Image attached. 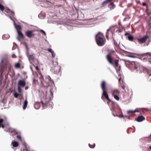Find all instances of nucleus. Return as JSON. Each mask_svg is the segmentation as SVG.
Returning a JSON list of instances; mask_svg holds the SVG:
<instances>
[{
    "label": "nucleus",
    "instance_id": "f257e3e1",
    "mask_svg": "<svg viewBox=\"0 0 151 151\" xmlns=\"http://www.w3.org/2000/svg\"><path fill=\"white\" fill-rule=\"evenodd\" d=\"M108 54L106 55V58L109 63L111 65H114L113 63L114 58L111 56V54L114 53V51L112 50H107ZM115 64L116 67L118 68L117 70L119 71L121 70V66L119 64V60L115 59L114 60Z\"/></svg>",
    "mask_w": 151,
    "mask_h": 151
},
{
    "label": "nucleus",
    "instance_id": "f03ea898",
    "mask_svg": "<svg viewBox=\"0 0 151 151\" xmlns=\"http://www.w3.org/2000/svg\"><path fill=\"white\" fill-rule=\"evenodd\" d=\"M101 87L102 91L101 99L104 100L105 99H107L109 101L111 100L109 99L107 92V89L106 87V82L104 81H101L100 85Z\"/></svg>",
    "mask_w": 151,
    "mask_h": 151
},
{
    "label": "nucleus",
    "instance_id": "7ed1b4c3",
    "mask_svg": "<svg viewBox=\"0 0 151 151\" xmlns=\"http://www.w3.org/2000/svg\"><path fill=\"white\" fill-rule=\"evenodd\" d=\"M38 30L36 29L27 30L25 32L26 36L28 37H34L38 34Z\"/></svg>",
    "mask_w": 151,
    "mask_h": 151
},
{
    "label": "nucleus",
    "instance_id": "20e7f679",
    "mask_svg": "<svg viewBox=\"0 0 151 151\" xmlns=\"http://www.w3.org/2000/svg\"><path fill=\"white\" fill-rule=\"evenodd\" d=\"M128 62L129 63L130 66L133 68L134 70H136V71H137V69L139 68V64L137 62H130L128 61Z\"/></svg>",
    "mask_w": 151,
    "mask_h": 151
},
{
    "label": "nucleus",
    "instance_id": "39448f33",
    "mask_svg": "<svg viewBox=\"0 0 151 151\" xmlns=\"http://www.w3.org/2000/svg\"><path fill=\"white\" fill-rule=\"evenodd\" d=\"M113 28L110 27L107 30L106 35V38H113Z\"/></svg>",
    "mask_w": 151,
    "mask_h": 151
},
{
    "label": "nucleus",
    "instance_id": "423d86ee",
    "mask_svg": "<svg viewBox=\"0 0 151 151\" xmlns=\"http://www.w3.org/2000/svg\"><path fill=\"white\" fill-rule=\"evenodd\" d=\"M96 43L99 46H102L105 43V40H104V38H96Z\"/></svg>",
    "mask_w": 151,
    "mask_h": 151
},
{
    "label": "nucleus",
    "instance_id": "0eeeda50",
    "mask_svg": "<svg viewBox=\"0 0 151 151\" xmlns=\"http://www.w3.org/2000/svg\"><path fill=\"white\" fill-rule=\"evenodd\" d=\"M147 39L148 38H138L137 40L138 42L140 44L144 43L147 41V42L146 44V45L147 46L149 44V42L150 41V40L149 39L147 40Z\"/></svg>",
    "mask_w": 151,
    "mask_h": 151
},
{
    "label": "nucleus",
    "instance_id": "6e6552de",
    "mask_svg": "<svg viewBox=\"0 0 151 151\" xmlns=\"http://www.w3.org/2000/svg\"><path fill=\"white\" fill-rule=\"evenodd\" d=\"M54 72L55 74L59 73L60 72V67L58 65L55 66L54 68Z\"/></svg>",
    "mask_w": 151,
    "mask_h": 151
},
{
    "label": "nucleus",
    "instance_id": "1a4fd4ad",
    "mask_svg": "<svg viewBox=\"0 0 151 151\" xmlns=\"http://www.w3.org/2000/svg\"><path fill=\"white\" fill-rule=\"evenodd\" d=\"M25 85L26 83L24 81L20 80L18 82V85L19 86L24 87L25 86Z\"/></svg>",
    "mask_w": 151,
    "mask_h": 151
},
{
    "label": "nucleus",
    "instance_id": "9d476101",
    "mask_svg": "<svg viewBox=\"0 0 151 151\" xmlns=\"http://www.w3.org/2000/svg\"><path fill=\"white\" fill-rule=\"evenodd\" d=\"M27 54L29 59V60H33L34 59L35 56L33 53H32L29 54V53L27 52Z\"/></svg>",
    "mask_w": 151,
    "mask_h": 151
},
{
    "label": "nucleus",
    "instance_id": "9b49d317",
    "mask_svg": "<svg viewBox=\"0 0 151 151\" xmlns=\"http://www.w3.org/2000/svg\"><path fill=\"white\" fill-rule=\"evenodd\" d=\"M111 93L113 96L119 94V90L117 89H114L111 91Z\"/></svg>",
    "mask_w": 151,
    "mask_h": 151
},
{
    "label": "nucleus",
    "instance_id": "f8f14e48",
    "mask_svg": "<svg viewBox=\"0 0 151 151\" xmlns=\"http://www.w3.org/2000/svg\"><path fill=\"white\" fill-rule=\"evenodd\" d=\"M145 119V117L142 116H138L136 120L138 122H141Z\"/></svg>",
    "mask_w": 151,
    "mask_h": 151
},
{
    "label": "nucleus",
    "instance_id": "ddd939ff",
    "mask_svg": "<svg viewBox=\"0 0 151 151\" xmlns=\"http://www.w3.org/2000/svg\"><path fill=\"white\" fill-rule=\"evenodd\" d=\"M95 38H104V34L101 32H99L96 35Z\"/></svg>",
    "mask_w": 151,
    "mask_h": 151
},
{
    "label": "nucleus",
    "instance_id": "4468645a",
    "mask_svg": "<svg viewBox=\"0 0 151 151\" xmlns=\"http://www.w3.org/2000/svg\"><path fill=\"white\" fill-rule=\"evenodd\" d=\"M108 7L111 9H113L115 8V5L113 3H112L108 6Z\"/></svg>",
    "mask_w": 151,
    "mask_h": 151
},
{
    "label": "nucleus",
    "instance_id": "2eb2a0df",
    "mask_svg": "<svg viewBox=\"0 0 151 151\" xmlns=\"http://www.w3.org/2000/svg\"><path fill=\"white\" fill-rule=\"evenodd\" d=\"M15 27L17 29V31H21L22 29L21 26L19 25H15Z\"/></svg>",
    "mask_w": 151,
    "mask_h": 151
},
{
    "label": "nucleus",
    "instance_id": "dca6fc26",
    "mask_svg": "<svg viewBox=\"0 0 151 151\" xmlns=\"http://www.w3.org/2000/svg\"><path fill=\"white\" fill-rule=\"evenodd\" d=\"M28 102L27 101V99L25 100L24 101L23 105V108L24 109H26L27 106Z\"/></svg>",
    "mask_w": 151,
    "mask_h": 151
},
{
    "label": "nucleus",
    "instance_id": "f3484780",
    "mask_svg": "<svg viewBox=\"0 0 151 151\" xmlns=\"http://www.w3.org/2000/svg\"><path fill=\"white\" fill-rule=\"evenodd\" d=\"M23 151H29V150L27 147V146L25 144H23Z\"/></svg>",
    "mask_w": 151,
    "mask_h": 151
},
{
    "label": "nucleus",
    "instance_id": "a211bd4d",
    "mask_svg": "<svg viewBox=\"0 0 151 151\" xmlns=\"http://www.w3.org/2000/svg\"><path fill=\"white\" fill-rule=\"evenodd\" d=\"M125 36L127 38H133V36L130 34L128 33H125Z\"/></svg>",
    "mask_w": 151,
    "mask_h": 151
},
{
    "label": "nucleus",
    "instance_id": "6ab92c4d",
    "mask_svg": "<svg viewBox=\"0 0 151 151\" xmlns=\"http://www.w3.org/2000/svg\"><path fill=\"white\" fill-rule=\"evenodd\" d=\"M12 145L14 147H16L18 146L19 145V144L18 142L16 141H14V142H12Z\"/></svg>",
    "mask_w": 151,
    "mask_h": 151
},
{
    "label": "nucleus",
    "instance_id": "aec40b11",
    "mask_svg": "<svg viewBox=\"0 0 151 151\" xmlns=\"http://www.w3.org/2000/svg\"><path fill=\"white\" fill-rule=\"evenodd\" d=\"M47 79L48 80L51 84L52 83H54L53 81L51 79L50 77L49 76H47L46 77Z\"/></svg>",
    "mask_w": 151,
    "mask_h": 151
},
{
    "label": "nucleus",
    "instance_id": "412c9836",
    "mask_svg": "<svg viewBox=\"0 0 151 151\" xmlns=\"http://www.w3.org/2000/svg\"><path fill=\"white\" fill-rule=\"evenodd\" d=\"M3 122V119H0V127H1L3 128L4 127V125L2 124Z\"/></svg>",
    "mask_w": 151,
    "mask_h": 151
},
{
    "label": "nucleus",
    "instance_id": "4be33fe9",
    "mask_svg": "<svg viewBox=\"0 0 151 151\" xmlns=\"http://www.w3.org/2000/svg\"><path fill=\"white\" fill-rule=\"evenodd\" d=\"M17 33H18V35L19 37H21L22 38L23 37H24L23 34H22V32H21V31H17Z\"/></svg>",
    "mask_w": 151,
    "mask_h": 151
},
{
    "label": "nucleus",
    "instance_id": "5701e85b",
    "mask_svg": "<svg viewBox=\"0 0 151 151\" xmlns=\"http://www.w3.org/2000/svg\"><path fill=\"white\" fill-rule=\"evenodd\" d=\"M137 111L136 110H135L134 111L130 110H129L127 111V113L129 114H133V113H135L136 112H137Z\"/></svg>",
    "mask_w": 151,
    "mask_h": 151
},
{
    "label": "nucleus",
    "instance_id": "b1692460",
    "mask_svg": "<svg viewBox=\"0 0 151 151\" xmlns=\"http://www.w3.org/2000/svg\"><path fill=\"white\" fill-rule=\"evenodd\" d=\"M20 66V64L19 63H15V68H19Z\"/></svg>",
    "mask_w": 151,
    "mask_h": 151
},
{
    "label": "nucleus",
    "instance_id": "393cba45",
    "mask_svg": "<svg viewBox=\"0 0 151 151\" xmlns=\"http://www.w3.org/2000/svg\"><path fill=\"white\" fill-rule=\"evenodd\" d=\"M0 2V9L1 10V11H3L5 9V7L4 6L1 5Z\"/></svg>",
    "mask_w": 151,
    "mask_h": 151
},
{
    "label": "nucleus",
    "instance_id": "a878e982",
    "mask_svg": "<svg viewBox=\"0 0 151 151\" xmlns=\"http://www.w3.org/2000/svg\"><path fill=\"white\" fill-rule=\"evenodd\" d=\"M88 145L90 148H93L95 147V143H93L92 145H91L90 144H89Z\"/></svg>",
    "mask_w": 151,
    "mask_h": 151
},
{
    "label": "nucleus",
    "instance_id": "bb28decb",
    "mask_svg": "<svg viewBox=\"0 0 151 151\" xmlns=\"http://www.w3.org/2000/svg\"><path fill=\"white\" fill-rule=\"evenodd\" d=\"M114 96V99L118 101L119 100V98L117 95H113Z\"/></svg>",
    "mask_w": 151,
    "mask_h": 151
},
{
    "label": "nucleus",
    "instance_id": "cd10ccee",
    "mask_svg": "<svg viewBox=\"0 0 151 151\" xmlns=\"http://www.w3.org/2000/svg\"><path fill=\"white\" fill-rule=\"evenodd\" d=\"M142 5L144 6H146V7H147V8H146V12H147V10H148V5H147V4L145 3H142Z\"/></svg>",
    "mask_w": 151,
    "mask_h": 151
},
{
    "label": "nucleus",
    "instance_id": "c85d7f7f",
    "mask_svg": "<svg viewBox=\"0 0 151 151\" xmlns=\"http://www.w3.org/2000/svg\"><path fill=\"white\" fill-rule=\"evenodd\" d=\"M3 38H9L10 37V36L9 35H4L3 36Z\"/></svg>",
    "mask_w": 151,
    "mask_h": 151
},
{
    "label": "nucleus",
    "instance_id": "c756f323",
    "mask_svg": "<svg viewBox=\"0 0 151 151\" xmlns=\"http://www.w3.org/2000/svg\"><path fill=\"white\" fill-rule=\"evenodd\" d=\"M51 53L52 54V57L53 58H55V54L54 52V51H53Z\"/></svg>",
    "mask_w": 151,
    "mask_h": 151
},
{
    "label": "nucleus",
    "instance_id": "7c9ffc66",
    "mask_svg": "<svg viewBox=\"0 0 151 151\" xmlns=\"http://www.w3.org/2000/svg\"><path fill=\"white\" fill-rule=\"evenodd\" d=\"M19 96V94L17 93H14V96L15 97L17 98Z\"/></svg>",
    "mask_w": 151,
    "mask_h": 151
},
{
    "label": "nucleus",
    "instance_id": "2f4dec72",
    "mask_svg": "<svg viewBox=\"0 0 151 151\" xmlns=\"http://www.w3.org/2000/svg\"><path fill=\"white\" fill-rule=\"evenodd\" d=\"M40 32L42 35H45L46 36V33L44 30L41 29L40 30Z\"/></svg>",
    "mask_w": 151,
    "mask_h": 151
},
{
    "label": "nucleus",
    "instance_id": "473e14b6",
    "mask_svg": "<svg viewBox=\"0 0 151 151\" xmlns=\"http://www.w3.org/2000/svg\"><path fill=\"white\" fill-rule=\"evenodd\" d=\"M39 79L41 82H42V80H43V77L42 75H41L39 77Z\"/></svg>",
    "mask_w": 151,
    "mask_h": 151
},
{
    "label": "nucleus",
    "instance_id": "72a5a7b5",
    "mask_svg": "<svg viewBox=\"0 0 151 151\" xmlns=\"http://www.w3.org/2000/svg\"><path fill=\"white\" fill-rule=\"evenodd\" d=\"M18 89L19 92L21 93L22 92V89L20 86H18Z\"/></svg>",
    "mask_w": 151,
    "mask_h": 151
},
{
    "label": "nucleus",
    "instance_id": "f704fd0d",
    "mask_svg": "<svg viewBox=\"0 0 151 151\" xmlns=\"http://www.w3.org/2000/svg\"><path fill=\"white\" fill-rule=\"evenodd\" d=\"M17 138L19 140H22V138H21V136L19 135H17Z\"/></svg>",
    "mask_w": 151,
    "mask_h": 151
},
{
    "label": "nucleus",
    "instance_id": "c9c22d12",
    "mask_svg": "<svg viewBox=\"0 0 151 151\" xmlns=\"http://www.w3.org/2000/svg\"><path fill=\"white\" fill-rule=\"evenodd\" d=\"M47 50L49 52H50V53H52L53 51L52 50V49L51 48H49Z\"/></svg>",
    "mask_w": 151,
    "mask_h": 151
},
{
    "label": "nucleus",
    "instance_id": "e433bc0d",
    "mask_svg": "<svg viewBox=\"0 0 151 151\" xmlns=\"http://www.w3.org/2000/svg\"><path fill=\"white\" fill-rule=\"evenodd\" d=\"M135 38H128V40L130 41H133Z\"/></svg>",
    "mask_w": 151,
    "mask_h": 151
},
{
    "label": "nucleus",
    "instance_id": "4c0bfd02",
    "mask_svg": "<svg viewBox=\"0 0 151 151\" xmlns=\"http://www.w3.org/2000/svg\"><path fill=\"white\" fill-rule=\"evenodd\" d=\"M121 87L124 90L125 88V86L124 84H123L121 86Z\"/></svg>",
    "mask_w": 151,
    "mask_h": 151
},
{
    "label": "nucleus",
    "instance_id": "58836bf2",
    "mask_svg": "<svg viewBox=\"0 0 151 151\" xmlns=\"http://www.w3.org/2000/svg\"><path fill=\"white\" fill-rule=\"evenodd\" d=\"M10 10L9 9H6V12L7 13H9L10 12Z\"/></svg>",
    "mask_w": 151,
    "mask_h": 151
},
{
    "label": "nucleus",
    "instance_id": "ea45409f",
    "mask_svg": "<svg viewBox=\"0 0 151 151\" xmlns=\"http://www.w3.org/2000/svg\"><path fill=\"white\" fill-rule=\"evenodd\" d=\"M114 43L115 44L118 45V42L116 41V40L115 39H114Z\"/></svg>",
    "mask_w": 151,
    "mask_h": 151
},
{
    "label": "nucleus",
    "instance_id": "a19ab883",
    "mask_svg": "<svg viewBox=\"0 0 151 151\" xmlns=\"http://www.w3.org/2000/svg\"><path fill=\"white\" fill-rule=\"evenodd\" d=\"M12 58H16V56L14 54H13L12 55Z\"/></svg>",
    "mask_w": 151,
    "mask_h": 151
},
{
    "label": "nucleus",
    "instance_id": "79ce46f5",
    "mask_svg": "<svg viewBox=\"0 0 151 151\" xmlns=\"http://www.w3.org/2000/svg\"><path fill=\"white\" fill-rule=\"evenodd\" d=\"M0 73H1V74H2L3 72V70L2 68L1 69L0 71Z\"/></svg>",
    "mask_w": 151,
    "mask_h": 151
},
{
    "label": "nucleus",
    "instance_id": "37998d69",
    "mask_svg": "<svg viewBox=\"0 0 151 151\" xmlns=\"http://www.w3.org/2000/svg\"><path fill=\"white\" fill-rule=\"evenodd\" d=\"M149 37L147 36V35H146L145 36H144L142 37V38H148Z\"/></svg>",
    "mask_w": 151,
    "mask_h": 151
},
{
    "label": "nucleus",
    "instance_id": "c03bdc74",
    "mask_svg": "<svg viewBox=\"0 0 151 151\" xmlns=\"http://www.w3.org/2000/svg\"><path fill=\"white\" fill-rule=\"evenodd\" d=\"M147 74L148 75H149V76H151V73H149V72L148 71L147 72Z\"/></svg>",
    "mask_w": 151,
    "mask_h": 151
},
{
    "label": "nucleus",
    "instance_id": "a18cd8bd",
    "mask_svg": "<svg viewBox=\"0 0 151 151\" xmlns=\"http://www.w3.org/2000/svg\"><path fill=\"white\" fill-rule=\"evenodd\" d=\"M119 116L120 118H122L124 117L122 115H119Z\"/></svg>",
    "mask_w": 151,
    "mask_h": 151
},
{
    "label": "nucleus",
    "instance_id": "49530a36",
    "mask_svg": "<svg viewBox=\"0 0 151 151\" xmlns=\"http://www.w3.org/2000/svg\"><path fill=\"white\" fill-rule=\"evenodd\" d=\"M0 2L1 3H4V2L3 0H0Z\"/></svg>",
    "mask_w": 151,
    "mask_h": 151
},
{
    "label": "nucleus",
    "instance_id": "de8ad7c7",
    "mask_svg": "<svg viewBox=\"0 0 151 151\" xmlns=\"http://www.w3.org/2000/svg\"><path fill=\"white\" fill-rule=\"evenodd\" d=\"M35 68L37 70H39V68L37 66H36Z\"/></svg>",
    "mask_w": 151,
    "mask_h": 151
},
{
    "label": "nucleus",
    "instance_id": "09e8293b",
    "mask_svg": "<svg viewBox=\"0 0 151 151\" xmlns=\"http://www.w3.org/2000/svg\"><path fill=\"white\" fill-rule=\"evenodd\" d=\"M11 14H12V15L13 16L14 15V13L13 12H11Z\"/></svg>",
    "mask_w": 151,
    "mask_h": 151
},
{
    "label": "nucleus",
    "instance_id": "8fccbe9b",
    "mask_svg": "<svg viewBox=\"0 0 151 151\" xmlns=\"http://www.w3.org/2000/svg\"><path fill=\"white\" fill-rule=\"evenodd\" d=\"M28 86H26L25 87V89L27 90V89H28Z\"/></svg>",
    "mask_w": 151,
    "mask_h": 151
},
{
    "label": "nucleus",
    "instance_id": "3c124183",
    "mask_svg": "<svg viewBox=\"0 0 151 151\" xmlns=\"http://www.w3.org/2000/svg\"><path fill=\"white\" fill-rule=\"evenodd\" d=\"M121 78H120L119 79V81L120 82V81H121Z\"/></svg>",
    "mask_w": 151,
    "mask_h": 151
},
{
    "label": "nucleus",
    "instance_id": "603ef678",
    "mask_svg": "<svg viewBox=\"0 0 151 151\" xmlns=\"http://www.w3.org/2000/svg\"><path fill=\"white\" fill-rule=\"evenodd\" d=\"M147 14L148 15H149L150 14V13H149V12H147Z\"/></svg>",
    "mask_w": 151,
    "mask_h": 151
},
{
    "label": "nucleus",
    "instance_id": "864d4df0",
    "mask_svg": "<svg viewBox=\"0 0 151 151\" xmlns=\"http://www.w3.org/2000/svg\"><path fill=\"white\" fill-rule=\"evenodd\" d=\"M21 39V38H17L18 40H19V41H20Z\"/></svg>",
    "mask_w": 151,
    "mask_h": 151
},
{
    "label": "nucleus",
    "instance_id": "5fc2aeb1",
    "mask_svg": "<svg viewBox=\"0 0 151 151\" xmlns=\"http://www.w3.org/2000/svg\"><path fill=\"white\" fill-rule=\"evenodd\" d=\"M149 149H150V150H151V145L149 147Z\"/></svg>",
    "mask_w": 151,
    "mask_h": 151
},
{
    "label": "nucleus",
    "instance_id": "6e6d98bb",
    "mask_svg": "<svg viewBox=\"0 0 151 151\" xmlns=\"http://www.w3.org/2000/svg\"><path fill=\"white\" fill-rule=\"evenodd\" d=\"M150 29H151V23L150 24Z\"/></svg>",
    "mask_w": 151,
    "mask_h": 151
},
{
    "label": "nucleus",
    "instance_id": "4d7b16f0",
    "mask_svg": "<svg viewBox=\"0 0 151 151\" xmlns=\"http://www.w3.org/2000/svg\"><path fill=\"white\" fill-rule=\"evenodd\" d=\"M129 57H131V58H133V57L132 56H129Z\"/></svg>",
    "mask_w": 151,
    "mask_h": 151
},
{
    "label": "nucleus",
    "instance_id": "13d9d810",
    "mask_svg": "<svg viewBox=\"0 0 151 151\" xmlns=\"http://www.w3.org/2000/svg\"><path fill=\"white\" fill-rule=\"evenodd\" d=\"M41 104H43V103L42 101H41Z\"/></svg>",
    "mask_w": 151,
    "mask_h": 151
},
{
    "label": "nucleus",
    "instance_id": "bf43d9fd",
    "mask_svg": "<svg viewBox=\"0 0 151 151\" xmlns=\"http://www.w3.org/2000/svg\"><path fill=\"white\" fill-rule=\"evenodd\" d=\"M113 115H114V116H116V115H115L114 114H113Z\"/></svg>",
    "mask_w": 151,
    "mask_h": 151
},
{
    "label": "nucleus",
    "instance_id": "052dcab7",
    "mask_svg": "<svg viewBox=\"0 0 151 151\" xmlns=\"http://www.w3.org/2000/svg\"><path fill=\"white\" fill-rule=\"evenodd\" d=\"M147 54H150V53L149 52H148V53H147Z\"/></svg>",
    "mask_w": 151,
    "mask_h": 151
},
{
    "label": "nucleus",
    "instance_id": "680f3d73",
    "mask_svg": "<svg viewBox=\"0 0 151 151\" xmlns=\"http://www.w3.org/2000/svg\"><path fill=\"white\" fill-rule=\"evenodd\" d=\"M34 81H35V79H34Z\"/></svg>",
    "mask_w": 151,
    "mask_h": 151
},
{
    "label": "nucleus",
    "instance_id": "e2e57ef3",
    "mask_svg": "<svg viewBox=\"0 0 151 151\" xmlns=\"http://www.w3.org/2000/svg\"><path fill=\"white\" fill-rule=\"evenodd\" d=\"M116 116H118L117 115V114H116Z\"/></svg>",
    "mask_w": 151,
    "mask_h": 151
}]
</instances>
